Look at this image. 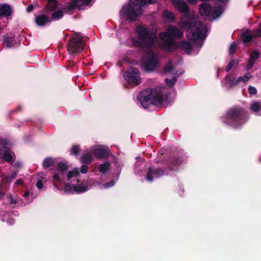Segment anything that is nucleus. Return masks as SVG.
<instances>
[{"label": "nucleus", "mask_w": 261, "mask_h": 261, "mask_svg": "<svg viewBox=\"0 0 261 261\" xmlns=\"http://www.w3.org/2000/svg\"><path fill=\"white\" fill-rule=\"evenodd\" d=\"M158 163H163L168 166V168L171 171H177L178 167L182 163V157L180 156H175L167 154L163 156V159H161L158 161Z\"/></svg>", "instance_id": "nucleus-7"}, {"label": "nucleus", "mask_w": 261, "mask_h": 261, "mask_svg": "<svg viewBox=\"0 0 261 261\" xmlns=\"http://www.w3.org/2000/svg\"><path fill=\"white\" fill-rule=\"evenodd\" d=\"M142 106L147 109L150 105L159 106L163 101V94L161 90L155 88L143 90L137 96Z\"/></svg>", "instance_id": "nucleus-5"}, {"label": "nucleus", "mask_w": 261, "mask_h": 261, "mask_svg": "<svg viewBox=\"0 0 261 261\" xmlns=\"http://www.w3.org/2000/svg\"><path fill=\"white\" fill-rule=\"evenodd\" d=\"M115 185V181L114 180H111L110 181L108 182L104 185L105 188H110L113 187Z\"/></svg>", "instance_id": "nucleus-46"}, {"label": "nucleus", "mask_w": 261, "mask_h": 261, "mask_svg": "<svg viewBox=\"0 0 261 261\" xmlns=\"http://www.w3.org/2000/svg\"><path fill=\"white\" fill-rule=\"evenodd\" d=\"M57 7V1L54 2H47V4L45 7V12L49 13V12L53 11L55 10Z\"/></svg>", "instance_id": "nucleus-28"}, {"label": "nucleus", "mask_w": 261, "mask_h": 261, "mask_svg": "<svg viewBox=\"0 0 261 261\" xmlns=\"http://www.w3.org/2000/svg\"><path fill=\"white\" fill-rule=\"evenodd\" d=\"M253 36L254 37H261V28L254 29L252 30Z\"/></svg>", "instance_id": "nucleus-40"}, {"label": "nucleus", "mask_w": 261, "mask_h": 261, "mask_svg": "<svg viewBox=\"0 0 261 261\" xmlns=\"http://www.w3.org/2000/svg\"><path fill=\"white\" fill-rule=\"evenodd\" d=\"M9 198H10V203L11 204H15L18 203V201L16 199H14L13 198V196L12 195H9Z\"/></svg>", "instance_id": "nucleus-47"}, {"label": "nucleus", "mask_w": 261, "mask_h": 261, "mask_svg": "<svg viewBox=\"0 0 261 261\" xmlns=\"http://www.w3.org/2000/svg\"><path fill=\"white\" fill-rule=\"evenodd\" d=\"M176 81L177 78L175 76H174L172 79H166L165 80L166 85L169 87H172Z\"/></svg>", "instance_id": "nucleus-34"}, {"label": "nucleus", "mask_w": 261, "mask_h": 261, "mask_svg": "<svg viewBox=\"0 0 261 261\" xmlns=\"http://www.w3.org/2000/svg\"><path fill=\"white\" fill-rule=\"evenodd\" d=\"M249 119L247 111L241 106H234L229 108L224 116L222 121L224 123L232 127L235 129H239Z\"/></svg>", "instance_id": "nucleus-3"}, {"label": "nucleus", "mask_w": 261, "mask_h": 261, "mask_svg": "<svg viewBox=\"0 0 261 261\" xmlns=\"http://www.w3.org/2000/svg\"><path fill=\"white\" fill-rule=\"evenodd\" d=\"M53 178L54 179V186L58 189V190H59V188L58 187L56 182L60 181V178L59 174L58 173H55L53 175Z\"/></svg>", "instance_id": "nucleus-41"}, {"label": "nucleus", "mask_w": 261, "mask_h": 261, "mask_svg": "<svg viewBox=\"0 0 261 261\" xmlns=\"http://www.w3.org/2000/svg\"><path fill=\"white\" fill-rule=\"evenodd\" d=\"M79 174V171L76 168H75L73 171H69L67 173V179L69 180L72 177L78 175Z\"/></svg>", "instance_id": "nucleus-35"}, {"label": "nucleus", "mask_w": 261, "mask_h": 261, "mask_svg": "<svg viewBox=\"0 0 261 261\" xmlns=\"http://www.w3.org/2000/svg\"><path fill=\"white\" fill-rule=\"evenodd\" d=\"M84 49L82 39L76 37H72L67 44V50L69 54H79Z\"/></svg>", "instance_id": "nucleus-8"}, {"label": "nucleus", "mask_w": 261, "mask_h": 261, "mask_svg": "<svg viewBox=\"0 0 261 261\" xmlns=\"http://www.w3.org/2000/svg\"><path fill=\"white\" fill-rule=\"evenodd\" d=\"M155 2V0H129L128 3L121 8L120 15L129 21L134 22L142 15L144 6Z\"/></svg>", "instance_id": "nucleus-2"}, {"label": "nucleus", "mask_w": 261, "mask_h": 261, "mask_svg": "<svg viewBox=\"0 0 261 261\" xmlns=\"http://www.w3.org/2000/svg\"><path fill=\"white\" fill-rule=\"evenodd\" d=\"M21 110V107L19 106L17 108V109L16 110V112L20 111Z\"/></svg>", "instance_id": "nucleus-59"}, {"label": "nucleus", "mask_w": 261, "mask_h": 261, "mask_svg": "<svg viewBox=\"0 0 261 261\" xmlns=\"http://www.w3.org/2000/svg\"><path fill=\"white\" fill-rule=\"evenodd\" d=\"M71 154L74 155H77L80 151V146L77 145H73L70 150Z\"/></svg>", "instance_id": "nucleus-33"}, {"label": "nucleus", "mask_w": 261, "mask_h": 261, "mask_svg": "<svg viewBox=\"0 0 261 261\" xmlns=\"http://www.w3.org/2000/svg\"><path fill=\"white\" fill-rule=\"evenodd\" d=\"M123 76L129 84H133L135 85H139L141 81L139 70L135 67L129 68L125 71Z\"/></svg>", "instance_id": "nucleus-9"}, {"label": "nucleus", "mask_w": 261, "mask_h": 261, "mask_svg": "<svg viewBox=\"0 0 261 261\" xmlns=\"http://www.w3.org/2000/svg\"><path fill=\"white\" fill-rule=\"evenodd\" d=\"M50 19L47 15L42 14L37 16L35 18V22L39 26H44L48 22H50Z\"/></svg>", "instance_id": "nucleus-16"}, {"label": "nucleus", "mask_w": 261, "mask_h": 261, "mask_svg": "<svg viewBox=\"0 0 261 261\" xmlns=\"http://www.w3.org/2000/svg\"><path fill=\"white\" fill-rule=\"evenodd\" d=\"M55 163V159L51 158L48 157L45 158L43 161L42 166L44 169H46L53 165Z\"/></svg>", "instance_id": "nucleus-24"}, {"label": "nucleus", "mask_w": 261, "mask_h": 261, "mask_svg": "<svg viewBox=\"0 0 261 261\" xmlns=\"http://www.w3.org/2000/svg\"><path fill=\"white\" fill-rule=\"evenodd\" d=\"M9 144V141L6 139H0V145H2L3 146H7Z\"/></svg>", "instance_id": "nucleus-49"}, {"label": "nucleus", "mask_w": 261, "mask_h": 261, "mask_svg": "<svg viewBox=\"0 0 261 261\" xmlns=\"http://www.w3.org/2000/svg\"><path fill=\"white\" fill-rule=\"evenodd\" d=\"M250 110L254 113L259 112L261 110V101H253L250 105Z\"/></svg>", "instance_id": "nucleus-21"}, {"label": "nucleus", "mask_w": 261, "mask_h": 261, "mask_svg": "<svg viewBox=\"0 0 261 261\" xmlns=\"http://www.w3.org/2000/svg\"><path fill=\"white\" fill-rule=\"evenodd\" d=\"M88 165H89L87 164H83L80 169V171L82 173L85 174L87 172Z\"/></svg>", "instance_id": "nucleus-44"}, {"label": "nucleus", "mask_w": 261, "mask_h": 261, "mask_svg": "<svg viewBox=\"0 0 261 261\" xmlns=\"http://www.w3.org/2000/svg\"><path fill=\"white\" fill-rule=\"evenodd\" d=\"M15 112H16V110H12V111H10L9 114L11 115V114H13V113H14Z\"/></svg>", "instance_id": "nucleus-58"}, {"label": "nucleus", "mask_w": 261, "mask_h": 261, "mask_svg": "<svg viewBox=\"0 0 261 261\" xmlns=\"http://www.w3.org/2000/svg\"><path fill=\"white\" fill-rule=\"evenodd\" d=\"M237 48V44L236 42H233L229 47V51L231 55L235 54Z\"/></svg>", "instance_id": "nucleus-38"}, {"label": "nucleus", "mask_w": 261, "mask_h": 261, "mask_svg": "<svg viewBox=\"0 0 261 261\" xmlns=\"http://www.w3.org/2000/svg\"><path fill=\"white\" fill-rule=\"evenodd\" d=\"M20 126V124H18V126H17V127H19Z\"/></svg>", "instance_id": "nucleus-62"}, {"label": "nucleus", "mask_w": 261, "mask_h": 261, "mask_svg": "<svg viewBox=\"0 0 261 261\" xmlns=\"http://www.w3.org/2000/svg\"><path fill=\"white\" fill-rule=\"evenodd\" d=\"M88 190V188L84 185H74L73 191L78 193H83Z\"/></svg>", "instance_id": "nucleus-29"}, {"label": "nucleus", "mask_w": 261, "mask_h": 261, "mask_svg": "<svg viewBox=\"0 0 261 261\" xmlns=\"http://www.w3.org/2000/svg\"><path fill=\"white\" fill-rule=\"evenodd\" d=\"M92 161V155L90 152H87L84 153L80 158V161L83 164L90 165Z\"/></svg>", "instance_id": "nucleus-17"}, {"label": "nucleus", "mask_w": 261, "mask_h": 261, "mask_svg": "<svg viewBox=\"0 0 261 261\" xmlns=\"http://www.w3.org/2000/svg\"><path fill=\"white\" fill-rule=\"evenodd\" d=\"M236 80L235 79H232L230 81V84L231 86H234L239 84V83H237Z\"/></svg>", "instance_id": "nucleus-54"}, {"label": "nucleus", "mask_w": 261, "mask_h": 261, "mask_svg": "<svg viewBox=\"0 0 261 261\" xmlns=\"http://www.w3.org/2000/svg\"><path fill=\"white\" fill-rule=\"evenodd\" d=\"M70 2L67 6V9L69 11H72L75 8L81 9L82 8V4H81L80 0H70Z\"/></svg>", "instance_id": "nucleus-19"}, {"label": "nucleus", "mask_w": 261, "mask_h": 261, "mask_svg": "<svg viewBox=\"0 0 261 261\" xmlns=\"http://www.w3.org/2000/svg\"><path fill=\"white\" fill-rule=\"evenodd\" d=\"M34 8V6L32 4L30 5L27 8V10H26L27 12L28 13H30V12H31L33 10Z\"/></svg>", "instance_id": "nucleus-52"}, {"label": "nucleus", "mask_w": 261, "mask_h": 261, "mask_svg": "<svg viewBox=\"0 0 261 261\" xmlns=\"http://www.w3.org/2000/svg\"><path fill=\"white\" fill-rule=\"evenodd\" d=\"M17 173V171H14L12 173L10 176H8V178L11 179V182H12V181L16 177Z\"/></svg>", "instance_id": "nucleus-48"}, {"label": "nucleus", "mask_w": 261, "mask_h": 261, "mask_svg": "<svg viewBox=\"0 0 261 261\" xmlns=\"http://www.w3.org/2000/svg\"><path fill=\"white\" fill-rule=\"evenodd\" d=\"M91 153L94 156L98 159H106L112 155L110 149L106 146L102 145H97L92 147Z\"/></svg>", "instance_id": "nucleus-10"}, {"label": "nucleus", "mask_w": 261, "mask_h": 261, "mask_svg": "<svg viewBox=\"0 0 261 261\" xmlns=\"http://www.w3.org/2000/svg\"><path fill=\"white\" fill-rule=\"evenodd\" d=\"M136 32L138 38H132V43L134 46L148 50L143 60L144 69L148 72L153 71L159 63L157 55L152 51L158 44L157 35L142 26L138 27Z\"/></svg>", "instance_id": "nucleus-1"}, {"label": "nucleus", "mask_w": 261, "mask_h": 261, "mask_svg": "<svg viewBox=\"0 0 261 261\" xmlns=\"http://www.w3.org/2000/svg\"><path fill=\"white\" fill-rule=\"evenodd\" d=\"M252 76L251 75L250 73H246L243 76H240L237 80V83H240V82H247Z\"/></svg>", "instance_id": "nucleus-32"}, {"label": "nucleus", "mask_w": 261, "mask_h": 261, "mask_svg": "<svg viewBox=\"0 0 261 261\" xmlns=\"http://www.w3.org/2000/svg\"><path fill=\"white\" fill-rule=\"evenodd\" d=\"M212 5L208 3H202L200 4L199 8V12L202 16H210L212 14Z\"/></svg>", "instance_id": "nucleus-13"}, {"label": "nucleus", "mask_w": 261, "mask_h": 261, "mask_svg": "<svg viewBox=\"0 0 261 261\" xmlns=\"http://www.w3.org/2000/svg\"><path fill=\"white\" fill-rule=\"evenodd\" d=\"M68 168L66 163L60 162L57 164V171L60 172L63 175Z\"/></svg>", "instance_id": "nucleus-22"}, {"label": "nucleus", "mask_w": 261, "mask_h": 261, "mask_svg": "<svg viewBox=\"0 0 261 261\" xmlns=\"http://www.w3.org/2000/svg\"><path fill=\"white\" fill-rule=\"evenodd\" d=\"M205 2L210 1V0H205Z\"/></svg>", "instance_id": "nucleus-63"}, {"label": "nucleus", "mask_w": 261, "mask_h": 261, "mask_svg": "<svg viewBox=\"0 0 261 261\" xmlns=\"http://www.w3.org/2000/svg\"><path fill=\"white\" fill-rule=\"evenodd\" d=\"M254 64H255V61H254L253 60H251L250 59H249L248 65L247 67V69L248 70H249L251 69V68H252Z\"/></svg>", "instance_id": "nucleus-45"}, {"label": "nucleus", "mask_w": 261, "mask_h": 261, "mask_svg": "<svg viewBox=\"0 0 261 261\" xmlns=\"http://www.w3.org/2000/svg\"><path fill=\"white\" fill-rule=\"evenodd\" d=\"M36 187L38 189H41L43 187V182L42 180H38L36 182Z\"/></svg>", "instance_id": "nucleus-50"}, {"label": "nucleus", "mask_w": 261, "mask_h": 261, "mask_svg": "<svg viewBox=\"0 0 261 261\" xmlns=\"http://www.w3.org/2000/svg\"><path fill=\"white\" fill-rule=\"evenodd\" d=\"M176 46L179 48L184 50L187 54L191 53L193 49L192 43L186 40H182L177 44Z\"/></svg>", "instance_id": "nucleus-14"}, {"label": "nucleus", "mask_w": 261, "mask_h": 261, "mask_svg": "<svg viewBox=\"0 0 261 261\" xmlns=\"http://www.w3.org/2000/svg\"><path fill=\"white\" fill-rule=\"evenodd\" d=\"M23 182L21 179H17L15 182V185L16 186L22 185H23Z\"/></svg>", "instance_id": "nucleus-53"}, {"label": "nucleus", "mask_w": 261, "mask_h": 261, "mask_svg": "<svg viewBox=\"0 0 261 261\" xmlns=\"http://www.w3.org/2000/svg\"><path fill=\"white\" fill-rule=\"evenodd\" d=\"M174 67L172 64L171 61H170L168 65L164 68V72L165 73H169L173 71Z\"/></svg>", "instance_id": "nucleus-37"}, {"label": "nucleus", "mask_w": 261, "mask_h": 261, "mask_svg": "<svg viewBox=\"0 0 261 261\" xmlns=\"http://www.w3.org/2000/svg\"><path fill=\"white\" fill-rule=\"evenodd\" d=\"M259 58H260V53L257 51L254 50V51H253L251 53V54L250 55L249 59L255 61L256 60L259 59Z\"/></svg>", "instance_id": "nucleus-36"}, {"label": "nucleus", "mask_w": 261, "mask_h": 261, "mask_svg": "<svg viewBox=\"0 0 261 261\" xmlns=\"http://www.w3.org/2000/svg\"><path fill=\"white\" fill-rule=\"evenodd\" d=\"M159 152H161V155H162L164 154V153L162 152L161 151H160Z\"/></svg>", "instance_id": "nucleus-61"}, {"label": "nucleus", "mask_w": 261, "mask_h": 261, "mask_svg": "<svg viewBox=\"0 0 261 261\" xmlns=\"http://www.w3.org/2000/svg\"><path fill=\"white\" fill-rule=\"evenodd\" d=\"M1 180V188L3 189H7L10 185L11 179L8 178V176L3 175Z\"/></svg>", "instance_id": "nucleus-23"}, {"label": "nucleus", "mask_w": 261, "mask_h": 261, "mask_svg": "<svg viewBox=\"0 0 261 261\" xmlns=\"http://www.w3.org/2000/svg\"><path fill=\"white\" fill-rule=\"evenodd\" d=\"M173 5L175 8L179 12L188 15L190 9L188 4L182 0H173Z\"/></svg>", "instance_id": "nucleus-12"}, {"label": "nucleus", "mask_w": 261, "mask_h": 261, "mask_svg": "<svg viewBox=\"0 0 261 261\" xmlns=\"http://www.w3.org/2000/svg\"><path fill=\"white\" fill-rule=\"evenodd\" d=\"M64 192L66 194L73 193V186H71L70 185H65L63 188Z\"/></svg>", "instance_id": "nucleus-39"}, {"label": "nucleus", "mask_w": 261, "mask_h": 261, "mask_svg": "<svg viewBox=\"0 0 261 261\" xmlns=\"http://www.w3.org/2000/svg\"><path fill=\"white\" fill-rule=\"evenodd\" d=\"M234 64V61L232 60L227 65L225 70L227 72H229L231 69L233 68Z\"/></svg>", "instance_id": "nucleus-42"}, {"label": "nucleus", "mask_w": 261, "mask_h": 261, "mask_svg": "<svg viewBox=\"0 0 261 261\" xmlns=\"http://www.w3.org/2000/svg\"><path fill=\"white\" fill-rule=\"evenodd\" d=\"M183 35V32L178 28L174 25L169 26L166 32L159 34V37L163 41L161 45L162 48L168 53L172 51L175 43L174 38H181Z\"/></svg>", "instance_id": "nucleus-6"}, {"label": "nucleus", "mask_w": 261, "mask_h": 261, "mask_svg": "<svg viewBox=\"0 0 261 261\" xmlns=\"http://www.w3.org/2000/svg\"><path fill=\"white\" fill-rule=\"evenodd\" d=\"M191 4L194 5L197 3L196 0H187Z\"/></svg>", "instance_id": "nucleus-55"}, {"label": "nucleus", "mask_w": 261, "mask_h": 261, "mask_svg": "<svg viewBox=\"0 0 261 261\" xmlns=\"http://www.w3.org/2000/svg\"><path fill=\"white\" fill-rule=\"evenodd\" d=\"M29 195V191H26L23 194V197H27Z\"/></svg>", "instance_id": "nucleus-56"}, {"label": "nucleus", "mask_w": 261, "mask_h": 261, "mask_svg": "<svg viewBox=\"0 0 261 261\" xmlns=\"http://www.w3.org/2000/svg\"><path fill=\"white\" fill-rule=\"evenodd\" d=\"M5 195V193L3 192L0 191V198L4 197Z\"/></svg>", "instance_id": "nucleus-57"}, {"label": "nucleus", "mask_w": 261, "mask_h": 261, "mask_svg": "<svg viewBox=\"0 0 261 261\" xmlns=\"http://www.w3.org/2000/svg\"><path fill=\"white\" fill-rule=\"evenodd\" d=\"M163 16L165 18L166 21L168 22H173L175 21V15L172 12L165 11L163 13Z\"/></svg>", "instance_id": "nucleus-20"}, {"label": "nucleus", "mask_w": 261, "mask_h": 261, "mask_svg": "<svg viewBox=\"0 0 261 261\" xmlns=\"http://www.w3.org/2000/svg\"><path fill=\"white\" fill-rule=\"evenodd\" d=\"M110 166V163L108 161L105 162L103 164H100L98 166V171L102 173H106Z\"/></svg>", "instance_id": "nucleus-27"}, {"label": "nucleus", "mask_w": 261, "mask_h": 261, "mask_svg": "<svg viewBox=\"0 0 261 261\" xmlns=\"http://www.w3.org/2000/svg\"><path fill=\"white\" fill-rule=\"evenodd\" d=\"M182 23L184 27L188 28L187 34L188 39L196 41L205 38L207 28L202 22L190 18L182 20Z\"/></svg>", "instance_id": "nucleus-4"}, {"label": "nucleus", "mask_w": 261, "mask_h": 261, "mask_svg": "<svg viewBox=\"0 0 261 261\" xmlns=\"http://www.w3.org/2000/svg\"><path fill=\"white\" fill-rule=\"evenodd\" d=\"M249 31L248 30L242 34V38L244 43H247L250 42L253 39V35L249 34Z\"/></svg>", "instance_id": "nucleus-25"}, {"label": "nucleus", "mask_w": 261, "mask_h": 261, "mask_svg": "<svg viewBox=\"0 0 261 261\" xmlns=\"http://www.w3.org/2000/svg\"><path fill=\"white\" fill-rule=\"evenodd\" d=\"M3 43L7 48H10L14 46L13 37H9L5 35L3 38Z\"/></svg>", "instance_id": "nucleus-26"}, {"label": "nucleus", "mask_w": 261, "mask_h": 261, "mask_svg": "<svg viewBox=\"0 0 261 261\" xmlns=\"http://www.w3.org/2000/svg\"><path fill=\"white\" fill-rule=\"evenodd\" d=\"M222 13L221 8L220 7H214L213 8L212 14L210 16L213 17H219Z\"/></svg>", "instance_id": "nucleus-31"}, {"label": "nucleus", "mask_w": 261, "mask_h": 261, "mask_svg": "<svg viewBox=\"0 0 261 261\" xmlns=\"http://www.w3.org/2000/svg\"><path fill=\"white\" fill-rule=\"evenodd\" d=\"M92 0H80L81 4H82V7L84 5H88Z\"/></svg>", "instance_id": "nucleus-51"}, {"label": "nucleus", "mask_w": 261, "mask_h": 261, "mask_svg": "<svg viewBox=\"0 0 261 261\" xmlns=\"http://www.w3.org/2000/svg\"><path fill=\"white\" fill-rule=\"evenodd\" d=\"M9 151L10 150H7L4 152L3 158L5 161L11 163L14 161L15 155L13 152H9Z\"/></svg>", "instance_id": "nucleus-18"}, {"label": "nucleus", "mask_w": 261, "mask_h": 261, "mask_svg": "<svg viewBox=\"0 0 261 261\" xmlns=\"http://www.w3.org/2000/svg\"><path fill=\"white\" fill-rule=\"evenodd\" d=\"M12 10L10 5L7 4H0V17H8L11 15Z\"/></svg>", "instance_id": "nucleus-15"}, {"label": "nucleus", "mask_w": 261, "mask_h": 261, "mask_svg": "<svg viewBox=\"0 0 261 261\" xmlns=\"http://www.w3.org/2000/svg\"><path fill=\"white\" fill-rule=\"evenodd\" d=\"M248 92L250 95H254L257 93L256 89L253 86H250L248 87Z\"/></svg>", "instance_id": "nucleus-43"}, {"label": "nucleus", "mask_w": 261, "mask_h": 261, "mask_svg": "<svg viewBox=\"0 0 261 261\" xmlns=\"http://www.w3.org/2000/svg\"><path fill=\"white\" fill-rule=\"evenodd\" d=\"M63 12L61 10L55 11L51 15V19L54 20H59L63 16Z\"/></svg>", "instance_id": "nucleus-30"}, {"label": "nucleus", "mask_w": 261, "mask_h": 261, "mask_svg": "<svg viewBox=\"0 0 261 261\" xmlns=\"http://www.w3.org/2000/svg\"><path fill=\"white\" fill-rule=\"evenodd\" d=\"M165 174V170L160 168H153L152 167H150L147 170V174L146 175L145 178L146 179L149 181L152 182L153 181V176L154 175L155 177L159 178L162 175Z\"/></svg>", "instance_id": "nucleus-11"}, {"label": "nucleus", "mask_w": 261, "mask_h": 261, "mask_svg": "<svg viewBox=\"0 0 261 261\" xmlns=\"http://www.w3.org/2000/svg\"><path fill=\"white\" fill-rule=\"evenodd\" d=\"M56 1L57 0H47L48 3L56 2Z\"/></svg>", "instance_id": "nucleus-60"}]
</instances>
